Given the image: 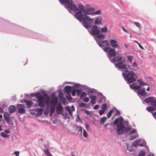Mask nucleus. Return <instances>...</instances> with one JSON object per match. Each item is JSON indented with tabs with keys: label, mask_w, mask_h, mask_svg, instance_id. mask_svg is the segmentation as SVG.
I'll return each mask as SVG.
<instances>
[{
	"label": "nucleus",
	"mask_w": 156,
	"mask_h": 156,
	"mask_svg": "<svg viewBox=\"0 0 156 156\" xmlns=\"http://www.w3.org/2000/svg\"><path fill=\"white\" fill-rule=\"evenodd\" d=\"M43 111V109L42 108H40L38 110V112H41V114H42Z\"/></svg>",
	"instance_id": "obj_60"
},
{
	"label": "nucleus",
	"mask_w": 156,
	"mask_h": 156,
	"mask_svg": "<svg viewBox=\"0 0 156 156\" xmlns=\"http://www.w3.org/2000/svg\"><path fill=\"white\" fill-rule=\"evenodd\" d=\"M127 66L128 68L131 71H130L127 69L122 73V75L128 83L134 82L137 78V75L133 71H135L134 67H137V65L135 62H134L132 63V66L127 64Z\"/></svg>",
	"instance_id": "obj_1"
},
{
	"label": "nucleus",
	"mask_w": 156,
	"mask_h": 156,
	"mask_svg": "<svg viewBox=\"0 0 156 156\" xmlns=\"http://www.w3.org/2000/svg\"><path fill=\"white\" fill-rule=\"evenodd\" d=\"M76 128L78 129V130L80 131L81 133H82V127L81 126H76Z\"/></svg>",
	"instance_id": "obj_45"
},
{
	"label": "nucleus",
	"mask_w": 156,
	"mask_h": 156,
	"mask_svg": "<svg viewBox=\"0 0 156 156\" xmlns=\"http://www.w3.org/2000/svg\"><path fill=\"white\" fill-rule=\"evenodd\" d=\"M3 116L5 121L9 123L10 121V117L9 113L7 112H5Z\"/></svg>",
	"instance_id": "obj_14"
},
{
	"label": "nucleus",
	"mask_w": 156,
	"mask_h": 156,
	"mask_svg": "<svg viewBox=\"0 0 156 156\" xmlns=\"http://www.w3.org/2000/svg\"><path fill=\"white\" fill-rule=\"evenodd\" d=\"M137 81L139 83V84L141 86L147 85V83L144 82L141 79H139Z\"/></svg>",
	"instance_id": "obj_28"
},
{
	"label": "nucleus",
	"mask_w": 156,
	"mask_h": 156,
	"mask_svg": "<svg viewBox=\"0 0 156 156\" xmlns=\"http://www.w3.org/2000/svg\"><path fill=\"white\" fill-rule=\"evenodd\" d=\"M99 107V105H96L94 107V109L95 110H96L98 109Z\"/></svg>",
	"instance_id": "obj_58"
},
{
	"label": "nucleus",
	"mask_w": 156,
	"mask_h": 156,
	"mask_svg": "<svg viewBox=\"0 0 156 156\" xmlns=\"http://www.w3.org/2000/svg\"><path fill=\"white\" fill-rule=\"evenodd\" d=\"M138 45H139V47L140 48L144 50V48L143 47L140 43Z\"/></svg>",
	"instance_id": "obj_61"
},
{
	"label": "nucleus",
	"mask_w": 156,
	"mask_h": 156,
	"mask_svg": "<svg viewBox=\"0 0 156 156\" xmlns=\"http://www.w3.org/2000/svg\"><path fill=\"white\" fill-rule=\"evenodd\" d=\"M1 135L4 138L8 137L9 136L8 134H5L3 132H2L1 133Z\"/></svg>",
	"instance_id": "obj_39"
},
{
	"label": "nucleus",
	"mask_w": 156,
	"mask_h": 156,
	"mask_svg": "<svg viewBox=\"0 0 156 156\" xmlns=\"http://www.w3.org/2000/svg\"><path fill=\"white\" fill-rule=\"evenodd\" d=\"M102 19L101 17H97L94 20V24L95 25L101 24Z\"/></svg>",
	"instance_id": "obj_19"
},
{
	"label": "nucleus",
	"mask_w": 156,
	"mask_h": 156,
	"mask_svg": "<svg viewBox=\"0 0 156 156\" xmlns=\"http://www.w3.org/2000/svg\"><path fill=\"white\" fill-rule=\"evenodd\" d=\"M97 38H102L103 39H105V37L104 35L102 34H99L97 35Z\"/></svg>",
	"instance_id": "obj_40"
},
{
	"label": "nucleus",
	"mask_w": 156,
	"mask_h": 156,
	"mask_svg": "<svg viewBox=\"0 0 156 156\" xmlns=\"http://www.w3.org/2000/svg\"><path fill=\"white\" fill-rule=\"evenodd\" d=\"M138 136V134L137 133L133 136H131L130 138H129L130 140H133Z\"/></svg>",
	"instance_id": "obj_35"
},
{
	"label": "nucleus",
	"mask_w": 156,
	"mask_h": 156,
	"mask_svg": "<svg viewBox=\"0 0 156 156\" xmlns=\"http://www.w3.org/2000/svg\"><path fill=\"white\" fill-rule=\"evenodd\" d=\"M109 42L110 45L112 47L117 48L119 47V46L118 44L117 41L114 39H112Z\"/></svg>",
	"instance_id": "obj_12"
},
{
	"label": "nucleus",
	"mask_w": 156,
	"mask_h": 156,
	"mask_svg": "<svg viewBox=\"0 0 156 156\" xmlns=\"http://www.w3.org/2000/svg\"><path fill=\"white\" fill-rule=\"evenodd\" d=\"M135 89L136 90H138L141 88L140 86H135Z\"/></svg>",
	"instance_id": "obj_57"
},
{
	"label": "nucleus",
	"mask_w": 156,
	"mask_h": 156,
	"mask_svg": "<svg viewBox=\"0 0 156 156\" xmlns=\"http://www.w3.org/2000/svg\"><path fill=\"white\" fill-rule=\"evenodd\" d=\"M129 61L132 62L133 58V57L132 56L127 55V56Z\"/></svg>",
	"instance_id": "obj_42"
},
{
	"label": "nucleus",
	"mask_w": 156,
	"mask_h": 156,
	"mask_svg": "<svg viewBox=\"0 0 156 156\" xmlns=\"http://www.w3.org/2000/svg\"><path fill=\"white\" fill-rule=\"evenodd\" d=\"M66 99L69 101H71L72 99V98L70 96V94L66 95Z\"/></svg>",
	"instance_id": "obj_43"
},
{
	"label": "nucleus",
	"mask_w": 156,
	"mask_h": 156,
	"mask_svg": "<svg viewBox=\"0 0 156 156\" xmlns=\"http://www.w3.org/2000/svg\"><path fill=\"white\" fill-rule=\"evenodd\" d=\"M25 102L26 104L27 108H29L31 106L32 103L31 101L28 100H26L25 101Z\"/></svg>",
	"instance_id": "obj_27"
},
{
	"label": "nucleus",
	"mask_w": 156,
	"mask_h": 156,
	"mask_svg": "<svg viewBox=\"0 0 156 156\" xmlns=\"http://www.w3.org/2000/svg\"><path fill=\"white\" fill-rule=\"evenodd\" d=\"M55 106H51L50 108V114L51 115L53 113L55 110Z\"/></svg>",
	"instance_id": "obj_29"
},
{
	"label": "nucleus",
	"mask_w": 156,
	"mask_h": 156,
	"mask_svg": "<svg viewBox=\"0 0 156 156\" xmlns=\"http://www.w3.org/2000/svg\"><path fill=\"white\" fill-rule=\"evenodd\" d=\"M101 31L102 32H106L107 31V27L105 26L103 28H101Z\"/></svg>",
	"instance_id": "obj_36"
},
{
	"label": "nucleus",
	"mask_w": 156,
	"mask_h": 156,
	"mask_svg": "<svg viewBox=\"0 0 156 156\" xmlns=\"http://www.w3.org/2000/svg\"><path fill=\"white\" fill-rule=\"evenodd\" d=\"M140 141L139 140H135L133 143L132 146L134 147H136L138 146H142L141 144H139Z\"/></svg>",
	"instance_id": "obj_22"
},
{
	"label": "nucleus",
	"mask_w": 156,
	"mask_h": 156,
	"mask_svg": "<svg viewBox=\"0 0 156 156\" xmlns=\"http://www.w3.org/2000/svg\"><path fill=\"white\" fill-rule=\"evenodd\" d=\"M3 112V109L1 107H0V113H2Z\"/></svg>",
	"instance_id": "obj_63"
},
{
	"label": "nucleus",
	"mask_w": 156,
	"mask_h": 156,
	"mask_svg": "<svg viewBox=\"0 0 156 156\" xmlns=\"http://www.w3.org/2000/svg\"><path fill=\"white\" fill-rule=\"evenodd\" d=\"M114 112V110H110L107 114V116L108 118H109L112 115V113Z\"/></svg>",
	"instance_id": "obj_34"
},
{
	"label": "nucleus",
	"mask_w": 156,
	"mask_h": 156,
	"mask_svg": "<svg viewBox=\"0 0 156 156\" xmlns=\"http://www.w3.org/2000/svg\"><path fill=\"white\" fill-rule=\"evenodd\" d=\"M146 109L149 112L154 111L156 110V108H155L152 107H147Z\"/></svg>",
	"instance_id": "obj_30"
},
{
	"label": "nucleus",
	"mask_w": 156,
	"mask_h": 156,
	"mask_svg": "<svg viewBox=\"0 0 156 156\" xmlns=\"http://www.w3.org/2000/svg\"><path fill=\"white\" fill-rule=\"evenodd\" d=\"M58 97L61 99L63 98V97H64V95H63V94H62V93H60V94H59V96H58Z\"/></svg>",
	"instance_id": "obj_55"
},
{
	"label": "nucleus",
	"mask_w": 156,
	"mask_h": 156,
	"mask_svg": "<svg viewBox=\"0 0 156 156\" xmlns=\"http://www.w3.org/2000/svg\"><path fill=\"white\" fill-rule=\"evenodd\" d=\"M19 153L20 152L19 151H16L14 152L13 154H15L16 156H19Z\"/></svg>",
	"instance_id": "obj_53"
},
{
	"label": "nucleus",
	"mask_w": 156,
	"mask_h": 156,
	"mask_svg": "<svg viewBox=\"0 0 156 156\" xmlns=\"http://www.w3.org/2000/svg\"><path fill=\"white\" fill-rule=\"evenodd\" d=\"M44 152L45 154L47 156H52L51 154L49 152L48 149H47L46 150L44 151Z\"/></svg>",
	"instance_id": "obj_37"
},
{
	"label": "nucleus",
	"mask_w": 156,
	"mask_h": 156,
	"mask_svg": "<svg viewBox=\"0 0 156 156\" xmlns=\"http://www.w3.org/2000/svg\"><path fill=\"white\" fill-rule=\"evenodd\" d=\"M69 115L70 116H72L73 112H72V111H69Z\"/></svg>",
	"instance_id": "obj_62"
},
{
	"label": "nucleus",
	"mask_w": 156,
	"mask_h": 156,
	"mask_svg": "<svg viewBox=\"0 0 156 156\" xmlns=\"http://www.w3.org/2000/svg\"><path fill=\"white\" fill-rule=\"evenodd\" d=\"M87 95L86 93L85 92H83L81 93L80 95V98L82 99Z\"/></svg>",
	"instance_id": "obj_41"
},
{
	"label": "nucleus",
	"mask_w": 156,
	"mask_h": 156,
	"mask_svg": "<svg viewBox=\"0 0 156 156\" xmlns=\"http://www.w3.org/2000/svg\"><path fill=\"white\" fill-rule=\"evenodd\" d=\"M82 101L84 102H87L89 101V99L88 98L86 97L84 98L83 99Z\"/></svg>",
	"instance_id": "obj_44"
},
{
	"label": "nucleus",
	"mask_w": 156,
	"mask_h": 156,
	"mask_svg": "<svg viewBox=\"0 0 156 156\" xmlns=\"http://www.w3.org/2000/svg\"><path fill=\"white\" fill-rule=\"evenodd\" d=\"M97 42L100 47H105L109 45V43L108 41L106 40L103 41H102L101 40H98L97 41Z\"/></svg>",
	"instance_id": "obj_11"
},
{
	"label": "nucleus",
	"mask_w": 156,
	"mask_h": 156,
	"mask_svg": "<svg viewBox=\"0 0 156 156\" xmlns=\"http://www.w3.org/2000/svg\"><path fill=\"white\" fill-rule=\"evenodd\" d=\"M88 14L92 15H100L101 14V11L99 9L94 11L92 13H88Z\"/></svg>",
	"instance_id": "obj_25"
},
{
	"label": "nucleus",
	"mask_w": 156,
	"mask_h": 156,
	"mask_svg": "<svg viewBox=\"0 0 156 156\" xmlns=\"http://www.w3.org/2000/svg\"><path fill=\"white\" fill-rule=\"evenodd\" d=\"M86 15L85 13L83 14L82 11L79 10L75 13L74 16L80 22H82Z\"/></svg>",
	"instance_id": "obj_7"
},
{
	"label": "nucleus",
	"mask_w": 156,
	"mask_h": 156,
	"mask_svg": "<svg viewBox=\"0 0 156 156\" xmlns=\"http://www.w3.org/2000/svg\"><path fill=\"white\" fill-rule=\"evenodd\" d=\"M35 97L37 98L38 105L41 107H44L45 104H48L49 102L50 97L46 94H44L42 97L40 93L37 92L36 93Z\"/></svg>",
	"instance_id": "obj_3"
},
{
	"label": "nucleus",
	"mask_w": 156,
	"mask_h": 156,
	"mask_svg": "<svg viewBox=\"0 0 156 156\" xmlns=\"http://www.w3.org/2000/svg\"><path fill=\"white\" fill-rule=\"evenodd\" d=\"M133 23L136 25V26L138 28L140 27V23L138 22H134Z\"/></svg>",
	"instance_id": "obj_50"
},
{
	"label": "nucleus",
	"mask_w": 156,
	"mask_h": 156,
	"mask_svg": "<svg viewBox=\"0 0 156 156\" xmlns=\"http://www.w3.org/2000/svg\"><path fill=\"white\" fill-rule=\"evenodd\" d=\"M136 83H133L132 84L130 85V88L133 89H135Z\"/></svg>",
	"instance_id": "obj_48"
},
{
	"label": "nucleus",
	"mask_w": 156,
	"mask_h": 156,
	"mask_svg": "<svg viewBox=\"0 0 156 156\" xmlns=\"http://www.w3.org/2000/svg\"><path fill=\"white\" fill-rule=\"evenodd\" d=\"M116 113L115 114V115H119L120 114V112L118 110H117L116 111Z\"/></svg>",
	"instance_id": "obj_56"
},
{
	"label": "nucleus",
	"mask_w": 156,
	"mask_h": 156,
	"mask_svg": "<svg viewBox=\"0 0 156 156\" xmlns=\"http://www.w3.org/2000/svg\"><path fill=\"white\" fill-rule=\"evenodd\" d=\"M60 3L64 5L66 7L73 11H77L78 8L75 5L72 4V0H59Z\"/></svg>",
	"instance_id": "obj_4"
},
{
	"label": "nucleus",
	"mask_w": 156,
	"mask_h": 156,
	"mask_svg": "<svg viewBox=\"0 0 156 156\" xmlns=\"http://www.w3.org/2000/svg\"><path fill=\"white\" fill-rule=\"evenodd\" d=\"M113 58L112 59V60L113 61L116 62H119L121 61L122 59V57L121 56H113Z\"/></svg>",
	"instance_id": "obj_17"
},
{
	"label": "nucleus",
	"mask_w": 156,
	"mask_h": 156,
	"mask_svg": "<svg viewBox=\"0 0 156 156\" xmlns=\"http://www.w3.org/2000/svg\"><path fill=\"white\" fill-rule=\"evenodd\" d=\"M151 105L154 107H156V99H153L151 103Z\"/></svg>",
	"instance_id": "obj_32"
},
{
	"label": "nucleus",
	"mask_w": 156,
	"mask_h": 156,
	"mask_svg": "<svg viewBox=\"0 0 156 156\" xmlns=\"http://www.w3.org/2000/svg\"><path fill=\"white\" fill-rule=\"evenodd\" d=\"M86 104L83 102H81L80 104V106L81 107H83L85 106Z\"/></svg>",
	"instance_id": "obj_54"
},
{
	"label": "nucleus",
	"mask_w": 156,
	"mask_h": 156,
	"mask_svg": "<svg viewBox=\"0 0 156 156\" xmlns=\"http://www.w3.org/2000/svg\"><path fill=\"white\" fill-rule=\"evenodd\" d=\"M76 90H73L71 92L72 95L73 96H75L76 95Z\"/></svg>",
	"instance_id": "obj_51"
},
{
	"label": "nucleus",
	"mask_w": 156,
	"mask_h": 156,
	"mask_svg": "<svg viewBox=\"0 0 156 156\" xmlns=\"http://www.w3.org/2000/svg\"><path fill=\"white\" fill-rule=\"evenodd\" d=\"M56 110L58 114H59L61 113L62 111V107L61 104H58L57 105Z\"/></svg>",
	"instance_id": "obj_13"
},
{
	"label": "nucleus",
	"mask_w": 156,
	"mask_h": 156,
	"mask_svg": "<svg viewBox=\"0 0 156 156\" xmlns=\"http://www.w3.org/2000/svg\"><path fill=\"white\" fill-rule=\"evenodd\" d=\"M138 156H145V152L144 151H141L139 154Z\"/></svg>",
	"instance_id": "obj_47"
},
{
	"label": "nucleus",
	"mask_w": 156,
	"mask_h": 156,
	"mask_svg": "<svg viewBox=\"0 0 156 156\" xmlns=\"http://www.w3.org/2000/svg\"><path fill=\"white\" fill-rule=\"evenodd\" d=\"M154 99V98L152 97H150L148 98H147L145 99L144 100V101L147 103H148L150 102L151 103V101H152V100Z\"/></svg>",
	"instance_id": "obj_26"
},
{
	"label": "nucleus",
	"mask_w": 156,
	"mask_h": 156,
	"mask_svg": "<svg viewBox=\"0 0 156 156\" xmlns=\"http://www.w3.org/2000/svg\"><path fill=\"white\" fill-rule=\"evenodd\" d=\"M123 120L122 117L119 116L113 122L114 124L116 125L117 131L119 135H121L123 133H126L131 129L130 127H126L122 123Z\"/></svg>",
	"instance_id": "obj_2"
},
{
	"label": "nucleus",
	"mask_w": 156,
	"mask_h": 156,
	"mask_svg": "<svg viewBox=\"0 0 156 156\" xmlns=\"http://www.w3.org/2000/svg\"><path fill=\"white\" fill-rule=\"evenodd\" d=\"M72 89V87L69 86H66L64 88L65 92L67 94H70Z\"/></svg>",
	"instance_id": "obj_16"
},
{
	"label": "nucleus",
	"mask_w": 156,
	"mask_h": 156,
	"mask_svg": "<svg viewBox=\"0 0 156 156\" xmlns=\"http://www.w3.org/2000/svg\"><path fill=\"white\" fill-rule=\"evenodd\" d=\"M25 106L24 104H17V108L18 109V112L20 113H24L25 112Z\"/></svg>",
	"instance_id": "obj_9"
},
{
	"label": "nucleus",
	"mask_w": 156,
	"mask_h": 156,
	"mask_svg": "<svg viewBox=\"0 0 156 156\" xmlns=\"http://www.w3.org/2000/svg\"><path fill=\"white\" fill-rule=\"evenodd\" d=\"M152 115L153 116H156V111L154 112H153L152 113Z\"/></svg>",
	"instance_id": "obj_64"
},
{
	"label": "nucleus",
	"mask_w": 156,
	"mask_h": 156,
	"mask_svg": "<svg viewBox=\"0 0 156 156\" xmlns=\"http://www.w3.org/2000/svg\"><path fill=\"white\" fill-rule=\"evenodd\" d=\"M95 10V9L93 8H90L86 10H85V12L84 13L86 15H90V14H88L89 13H92Z\"/></svg>",
	"instance_id": "obj_18"
},
{
	"label": "nucleus",
	"mask_w": 156,
	"mask_h": 156,
	"mask_svg": "<svg viewBox=\"0 0 156 156\" xmlns=\"http://www.w3.org/2000/svg\"><path fill=\"white\" fill-rule=\"evenodd\" d=\"M91 31L90 34L92 35H96L99 34L100 30L99 27L97 26L94 25L91 27Z\"/></svg>",
	"instance_id": "obj_8"
},
{
	"label": "nucleus",
	"mask_w": 156,
	"mask_h": 156,
	"mask_svg": "<svg viewBox=\"0 0 156 156\" xmlns=\"http://www.w3.org/2000/svg\"><path fill=\"white\" fill-rule=\"evenodd\" d=\"M89 98L91 99L90 102L92 104H94L95 103V101L97 99V97L93 94H89Z\"/></svg>",
	"instance_id": "obj_15"
},
{
	"label": "nucleus",
	"mask_w": 156,
	"mask_h": 156,
	"mask_svg": "<svg viewBox=\"0 0 156 156\" xmlns=\"http://www.w3.org/2000/svg\"><path fill=\"white\" fill-rule=\"evenodd\" d=\"M82 89L80 88L77 89L76 90L77 96H79L80 94L82 93Z\"/></svg>",
	"instance_id": "obj_38"
},
{
	"label": "nucleus",
	"mask_w": 156,
	"mask_h": 156,
	"mask_svg": "<svg viewBox=\"0 0 156 156\" xmlns=\"http://www.w3.org/2000/svg\"><path fill=\"white\" fill-rule=\"evenodd\" d=\"M107 119L106 117H104L100 119V122L101 124H104L107 120Z\"/></svg>",
	"instance_id": "obj_31"
},
{
	"label": "nucleus",
	"mask_w": 156,
	"mask_h": 156,
	"mask_svg": "<svg viewBox=\"0 0 156 156\" xmlns=\"http://www.w3.org/2000/svg\"><path fill=\"white\" fill-rule=\"evenodd\" d=\"M83 135L84 137H87L88 136L87 133L85 129L83 130Z\"/></svg>",
	"instance_id": "obj_46"
},
{
	"label": "nucleus",
	"mask_w": 156,
	"mask_h": 156,
	"mask_svg": "<svg viewBox=\"0 0 156 156\" xmlns=\"http://www.w3.org/2000/svg\"><path fill=\"white\" fill-rule=\"evenodd\" d=\"M78 10H79V9L82 12H83L84 13L85 9L84 7L83 6V5H82L81 4H80L78 5Z\"/></svg>",
	"instance_id": "obj_24"
},
{
	"label": "nucleus",
	"mask_w": 156,
	"mask_h": 156,
	"mask_svg": "<svg viewBox=\"0 0 156 156\" xmlns=\"http://www.w3.org/2000/svg\"><path fill=\"white\" fill-rule=\"evenodd\" d=\"M105 111L102 110H100L99 112V113L100 115H103L105 112Z\"/></svg>",
	"instance_id": "obj_52"
},
{
	"label": "nucleus",
	"mask_w": 156,
	"mask_h": 156,
	"mask_svg": "<svg viewBox=\"0 0 156 156\" xmlns=\"http://www.w3.org/2000/svg\"><path fill=\"white\" fill-rule=\"evenodd\" d=\"M58 101L57 97H55L53 98L51 102V106H55Z\"/></svg>",
	"instance_id": "obj_20"
},
{
	"label": "nucleus",
	"mask_w": 156,
	"mask_h": 156,
	"mask_svg": "<svg viewBox=\"0 0 156 156\" xmlns=\"http://www.w3.org/2000/svg\"><path fill=\"white\" fill-rule=\"evenodd\" d=\"M93 19L86 15L82 22L84 27L87 29H89L91 27V24L93 23Z\"/></svg>",
	"instance_id": "obj_5"
},
{
	"label": "nucleus",
	"mask_w": 156,
	"mask_h": 156,
	"mask_svg": "<svg viewBox=\"0 0 156 156\" xmlns=\"http://www.w3.org/2000/svg\"><path fill=\"white\" fill-rule=\"evenodd\" d=\"M107 108V105L106 104H103L101 106V109L105 111L106 110Z\"/></svg>",
	"instance_id": "obj_33"
},
{
	"label": "nucleus",
	"mask_w": 156,
	"mask_h": 156,
	"mask_svg": "<svg viewBox=\"0 0 156 156\" xmlns=\"http://www.w3.org/2000/svg\"><path fill=\"white\" fill-rule=\"evenodd\" d=\"M136 132V130L135 129H133V130L131 131L129 133V135H131L133 133H134Z\"/></svg>",
	"instance_id": "obj_49"
},
{
	"label": "nucleus",
	"mask_w": 156,
	"mask_h": 156,
	"mask_svg": "<svg viewBox=\"0 0 156 156\" xmlns=\"http://www.w3.org/2000/svg\"><path fill=\"white\" fill-rule=\"evenodd\" d=\"M104 50L105 51L108 53V55L111 57L114 56L115 55V50L111 48L107 47L105 48Z\"/></svg>",
	"instance_id": "obj_6"
},
{
	"label": "nucleus",
	"mask_w": 156,
	"mask_h": 156,
	"mask_svg": "<svg viewBox=\"0 0 156 156\" xmlns=\"http://www.w3.org/2000/svg\"><path fill=\"white\" fill-rule=\"evenodd\" d=\"M66 110L68 111H71V108L69 106H67L66 107Z\"/></svg>",
	"instance_id": "obj_59"
},
{
	"label": "nucleus",
	"mask_w": 156,
	"mask_h": 156,
	"mask_svg": "<svg viewBox=\"0 0 156 156\" xmlns=\"http://www.w3.org/2000/svg\"><path fill=\"white\" fill-rule=\"evenodd\" d=\"M115 67L119 69H126V65L124 63L123 61H120L115 64Z\"/></svg>",
	"instance_id": "obj_10"
},
{
	"label": "nucleus",
	"mask_w": 156,
	"mask_h": 156,
	"mask_svg": "<svg viewBox=\"0 0 156 156\" xmlns=\"http://www.w3.org/2000/svg\"><path fill=\"white\" fill-rule=\"evenodd\" d=\"M138 93L143 96L146 95L147 94V93L145 90V88H144L142 90H138Z\"/></svg>",
	"instance_id": "obj_21"
},
{
	"label": "nucleus",
	"mask_w": 156,
	"mask_h": 156,
	"mask_svg": "<svg viewBox=\"0 0 156 156\" xmlns=\"http://www.w3.org/2000/svg\"><path fill=\"white\" fill-rule=\"evenodd\" d=\"M16 110V108L15 106L11 105L9 108V111L11 113H13L15 112Z\"/></svg>",
	"instance_id": "obj_23"
}]
</instances>
